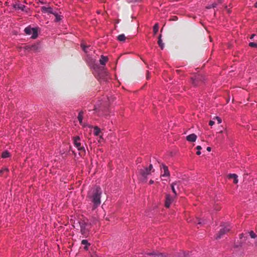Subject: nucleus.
Segmentation results:
<instances>
[{"label":"nucleus","instance_id":"nucleus-19","mask_svg":"<svg viewBox=\"0 0 257 257\" xmlns=\"http://www.w3.org/2000/svg\"><path fill=\"white\" fill-rule=\"evenodd\" d=\"M161 35H160L159 37V38H158V45L159 46H160V47L161 48V49L162 50H163L164 48V44L163 43V41L162 40V39H161Z\"/></svg>","mask_w":257,"mask_h":257},{"label":"nucleus","instance_id":"nucleus-22","mask_svg":"<svg viewBox=\"0 0 257 257\" xmlns=\"http://www.w3.org/2000/svg\"><path fill=\"white\" fill-rule=\"evenodd\" d=\"M10 156V154L9 152L8 151H5L2 154V157L3 159H7L9 158Z\"/></svg>","mask_w":257,"mask_h":257},{"label":"nucleus","instance_id":"nucleus-1","mask_svg":"<svg viewBox=\"0 0 257 257\" xmlns=\"http://www.w3.org/2000/svg\"><path fill=\"white\" fill-rule=\"evenodd\" d=\"M86 61L92 70V73L96 78L100 82H106L108 79V73L104 67L100 66L96 62V59L89 54L87 55Z\"/></svg>","mask_w":257,"mask_h":257},{"label":"nucleus","instance_id":"nucleus-46","mask_svg":"<svg viewBox=\"0 0 257 257\" xmlns=\"http://www.w3.org/2000/svg\"><path fill=\"white\" fill-rule=\"evenodd\" d=\"M177 20V18L176 17H174V18L173 19V20L174 21H175V20Z\"/></svg>","mask_w":257,"mask_h":257},{"label":"nucleus","instance_id":"nucleus-3","mask_svg":"<svg viewBox=\"0 0 257 257\" xmlns=\"http://www.w3.org/2000/svg\"><path fill=\"white\" fill-rule=\"evenodd\" d=\"M153 169V165L150 164L149 167H144L139 170V180L142 183H146L148 176L151 174Z\"/></svg>","mask_w":257,"mask_h":257},{"label":"nucleus","instance_id":"nucleus-11","mask_svg":"<svg viewBox=\"0 0 257 257\" xmlns=\"http://www.w3.org/2000/svg\"><path fill=\"white\" fill-rule=\"evenodd\" d=\"M30 49V46H26L25 47H19L18 50L21 55H24L26 54L27 51H29Z\"/></svg>","mask_w":257,"mask_h":257},{"label":"nucleus","instance_id":"nucleus-28","mask_svg":"<svg viewBox=\"0 0 257 257\" xmlns=\"http://www.w3.org/2000/svg\"><path fill=\"white\" fill-rule=\"evenodd\" d=\"M240 239L242 241H245L247 239V233H246L245 234L242 233L240 235Z\"/></svg>","mask_w":257,"mask_h":257},{"label":"nucleus","instance_id":"nucleus-39","mask_svg":"<svg viewBox=\"0 0 257 257\" xmlns=\"http://www.w3.org/2000/svg\"><path fill=\"white\" fill-rule=\"evenodd\" d=\"M196 149H197V150L200 151V150L201 149V146H197V147H196Z\"/></svg>","mask_w":257,"mask_h":257},{"label":"nucleus","instance_id":"nucleus-31","mask_svg":"<svg viewBox=\"0 0 257 257\" xmlns=\"http://www.w3.org/2000/svg\"><path fill=\"white\" fill-rule=\"evenodd\" d=\"M216 6H217V4L214 3H213L212 4H211V5L207 6L206 7V8L209 9H211V8H215Z\"/></svg>","mask_w":257,"mask_h":257},{"label":"nucleus","instance_id":"nucleus-32","mask_svg":"<svg viewBox=\"0 0 257 257\" xmlns=\"http://www.w3.org/2000/svg\"><path fill=\"white\" fill-rule=\"evenodd\" d=\"M81 47L83 49V50L86 53H87L88 52L87 51V49L89 47V46L88 47H86L85 46L84 44H81Z\"/></svg>","mask_w":257,"mask_h":257},{"label":"nucleus","instance_id":"nucleus-16","mask_svg":"<svg viewBox=\"0 0 257 257\" xmlns=\"http://www.w3.org/2000/svg\"><path fill=\"white\" fill-rule=\"evenodd\" d=\"M83 112L82 111H81L79 112V114H78V121L80 123V124L83 126V127H85L86 126V125L83 122Z\"/></svg>","mask_w":257,"mask_h":257},{"label":"nucleus","instance_id":"nucleus-45","mask_svg":"<svg viewBox=\"0 0 257 257\" xmlns=\"http://www.w3.org/2000/svg\"><path fill=\"white\" fill-rule=\"evenodd\" d=\"M254 36H255V35H254V34H252V35L251 36V37H250V38L251 39H253V38L254 37Z\"/></svg>","mask_w":257,"mask_h":257},{"label":"nucleus","instance_id":"nucleus-27","mask_svg":"<svg viewBox=\"0 0 257 257\" xmlns=\"http://www.w3.org/2000/svg\"><path fill=\"white\" fill-rule=\"evenodd\" d=\"M159 25L158 24H155L153 27V31L155 34H156L159 31Z\"/></svg>","mask_w":257,"mask_h":257},{"label":"nucleus","instance_id":"nucleus-26","mask_svg":"<svg viewBox=\"0 0 257 257\" xmlns=\"http://www.w3.org/2000/svg\"><path fill=\"white\" fill-rule=\"evenodd\" d=\"M15 8L21 10L22 11H24L25 9L26 8V7L24 5L19 4L18 5L17 7H15Z\"/></svg>","mask_w":257,"mask_h":257},{"label":"nucleus","instance_id":"nucleus-9","mask_svg":"<svg viewBox=\"0 0 257 257\" xmlns=\"http://www.w3.org/2000/svg\"><path fill=\"white\" fill-rule=\"evenodd\" d=\"M146 254L148 256H151L152 257H167V255L163 253H160L155 251L146 253Z\"/></svg>","mask_w":257,"mask_h":257},{"label":"nucleus","instance_id":"nucleus-41","mask_svg":"<svg viewBox=\"0 0 257 257\" xmlns=\"http://www.w3.org/2000/svg\"><path fill=\"white\" fill-rule=\"evenodd\" d=\"M196 154H197L198 155H200V154H201L200 151L197 150V152H196Z\"/></svg>","mask_w":257,"mask_h":257},{"label":"nucleus","instance_id":"nucleus-7","mask_svg":"<svg viewBox=\"0 0 257 257\" xmlns=\"http://www.w3.org/2000/svg\"><path fill=\"white\" fill-rule=\"evenodd\" d=\"M74 145L78 151H84V147L81 145L79 137L76 136L74 138Z\"/></svg>","mask_w":257,"mask_h":257},{"label":"nucleus","instance_id":"nucleus-34","mask_svg":"<svg viewBox=\"0 0 257 257\" xmlns=\"http://www.w3.org/2000/svg\"><path fill=\"white\" fill-rule=\"evenodd\" d=\"M249 46L251 47H256L257 44L254 42H250L249 43Z\"/></svg>","mask_w":257,"mask_h":257},{"label":"nucleus","instance_id":"nucleus-44","mask_svg":"<svg viewBox=\"0 0 257 257\" xmlns=\"http://www.w3.org/2000/svg\"><path fill=\"white\" fill-rule=\"evenodd\" d=\"M98 109V107L97 106H95L94 107V110L97 112V110Z\"/></svg>","mask_w":257,"mask_h":257},{"label":"nucleus","instance_id":"nucleus-35","mask_svg":"<svg viewBox=\"0 0 257 257\" xmlns=\"http://www.w3.org/2000/svg\"><path fill=\"white\" fill-rule=\"evenodd\" d=\"M215 123V120H210L209 122V125L210 126H212Z\"/></svg>","mask_w":257,"mask_h":257},{"label":"nucleus","instance_id":"nucleus-36","mask_svg":"<svg viewBox=\"0 0 257 257\" xmlns=\"http://www.w3.org/2000/svg\"><path fill=\"white\" fill-rule=\"evenodd\" d=\"M219 133H225L226 136L228 135L227 131L226 130H224V131H220Z\"/></svg>","mask_w":257,"mask_h":257},{"label":"nucleus","instance_id":"nucleus-25","mask_svg":"<svg viewBox=\"0 0 257 257\" xmlns=\"http://www.w3.org/2000/svg\"><path fill=\"white\" fill-rule=\"evenodd\" d=\"M177 184L176 182H174L171 184V189L172 192H173L174 196H176L177 195V193L176 190L175 189V186Z\"/></svg>","mask_w":257,"mask_h":257},{"label":"nucleus","instance_id":"nucleus-8","mask_svg":"<svg viewBox=\"0 0 257 257\" xmlns=\"http://www.w3.org/2000/svg\"><path fill=\"white\" fill-rule=\"evenodd\" d=\"M202 76L200 75H195L194 77L191 78L192 83L194 86H197L199 84V82L201 81Z\"/></svg>","mask_w":257,"mask_h":257},{"label":"nucleus","instance_id":"nucleus-29","mask_svg":"<svg viewBox=\"0 0 257 257\" xmlns=\"http://www.w3.org/2000/svg\"><path fill=\"white\" fill-rule=\"evenodd\" d=\"M9 172V169L7 167H4L1 170H0V175H2L5 172Z\"/></svg>","mask_w":257,"mask_h":257},{"label":"nucleus","instance_id":"nucleus-5","mask_svg":"<svg viewBox=\"0 0 257 257\" xmlns=\"http://www.w3.org/2000/svg\"><path fill=\"white\" fill-rule=\"evenodd\" d=\"M24 31L27 35L31 36L32 39H36L38 37V31L36 28L28 26L25 29Z\"/></svg>","mask_w":257,"mask_h":257},{"label":"nucleus","instance_id":"nucleus-40","mask_svg":"<svg viewBox=\"0 0 257 257\" xmlns=\"http://www.w3.org/2000/svg\"><path fill=\"white\" fill-rule=\"evenodd\" d=\"M203 223H204V221H201L200 220H199V222L198 223V224H203Z\"/></svg>","mask_w":257,"mask_h":257},{"label":"nucleus","instance_id":"nucleus-12","mask_svg":"<svg viewBox=\"0 0 257 257\" xmlns=\"http://www.w3.org/2000/svg\"><path fill=\"white\" fill-rule=\"evenodd\" d=\"M41 11L43 13H47L49 14H52L53 15L55 12L53 11L52 8L51 7H46L45 6L42 7Z\"/></svg>","mask_w":257,"mask_h":257},{"label":"nucleus","instance_id":"nucleus-43","mask_svg":"<svg viewBox=\"0 0 257 257\" xmlns=\"http://www.w3.org/2000/svg\"><path fill=\"white\" fill-rule=\"evenodd\" d=\"M211 148H210V147H208L207 148V150L208 152H210V151H211Z\"/></svg>","mask_w":257,"mask_h":257},{"label":"nucleus","instance_id":"nucleus-51","mask_svg":"<svg viewBox=\"0 0 257 257\" xmlns=\"http://www.w3.org/2000/svg\"><path fill=\"white\" fill-rule=\"evenodd\" d=\"M85 249H87V246H85Z\"/></svg>","mask_w":257,"mask_h":257},{"label":"nucleus","instance_id":"nucleus-18","mask_svg":"<svg viewBox=\"0 0 257 257\" xmlns=\"http://www.w3.org/2000/svg\"><path fill=\"white\" fill-rule=\"evenodd\" d=\"M249 236L251 238L255 239V245L257 246V235L253 231H250L248 232Z\"/></svg>","mask_w":257,"mask_h":257},{"label":"nucleus","instance_id":"nucleus-30","mask_svg":"<svg viewBox=\"0 0 257 257\" xmlns=\"http://www.w3.org/2000/svg\"><path fill=\"white\" fill-rule=\"evenodd\" d=\"M213 120L217 121V123L220 124L222 122L221 119L218 116H215L213 118Z\"/></svg>","mask_w":257,"mask_h":257},{"label":"nucleus","instance_id":"nucleus-10","mask_svg":"<svg viewBox=\"0 0 257 257\" xmlns=\"http://www.w3.org/2000/svg\"><path fill=\"white\" fill-rule=\"evenodd\" d=\"M173 201V197L169 194H167L166 197V200L165 205L167 208H169Z\"/></svg>","mask_w":257,"mask_h":257},{"label":"nucleus","instance_id":"nucleus-47","mask_svg":"<svg viewBox=\"0 0 257 257\" xmlns=\"http://www.w3.org/2000/svg\"><path fill=\"white\" fill-rule=\"evenodd\" d=\"M254 7H255V8H257V2H256V3H255V4H254Z\"/></svg>","mask_w":257,"mask_h":257},{"label":"nucleus","instance_id":"nucleus-49","mask_svg":"<svg viewBox=\"0 0 257 257\" xmlns=\"http://www.w3.org/2000/svg\"><path fill=\"white\" fill-rule=\"evenodd\" d=\"M102 139V138L101 137V136L100 137V140H99V142H100V140Z\"/></svg>","mask_w":257,"mask_h":257},{"label":"nucleus","instance_id":"nucleus-33","mask_svg":"<svg viewBox=\"0 0 257 257\" xmlns=\"http://www.w3.org/2000/svg\"><path fill=\"white\" fill-rule=\"evenodd\" d=\"M81 243L82 244H84V245H90V243H88L87 240L86 239H83L82 241H81Z\"/></svg>","mask_w":257,"mask_h":257},{"label":"nucleus","instance_id":"nucleus-42","mask_svg":"<svg viewBox=\"0 0 257 257\" xmlns=\"http://www.w3.org/2000/svg\"><path fill=\"white\" fill-rule=\"evenodd\" d=\"M149 183L150 184H153L154 183V181L152 180H151L150 181H149Z\"/></svg>","mask_w":257,"mask_h":257},{"label":"nucleus","instance_id":"nucleus-24","mask_svg":"<svg viewBox=\"0 0 257 257\" xmlns=\"http://www.w3.org/2000/svg\"><path fill=\"white\" fill-rule=\"evenodd\" d=\"M30 46V49H29V50H33L35 51H37L39 49V45L38 44L33 45Z\"/></svg>","mask_w":257,"mask_h":257},{"label":"nucleus","instance_id":"nucleus-20","mask_svg":"<svg viewBox=\"0 0 257 257\" xmlns=\"http://www.w3.org/2000/svg\"><path fill=\"white\" fill-rule=\"evenodd\" d=\"M100 133V129L97 126H95L94 127V131H93V134H94V136H98L99 135Z\"/></svg>","mask_w":257,"mask_h":257},{"label":"nucleus","instance_id":"nucleus-6","mask_svg":"<svg viewBox=\"0 0 257 257\" xmlns=\"http://www.w3.org/2000/svg\"><path fill=\"white\" fill-rule=\"evenodd\" d=\"M80 227V233L83 237H86L89 234V230L86 227L88 224L84 221H78Z\"/></svg>","mask_w":257,"mask_h":257},{"label":"nucleus","instance_id":"nucleus-38","mask_svg":"<svg viewBox=\"0 0 257 257\" xmlns=\"http://www.w3.org/2000/svg\"><path fill=\"white\" fill-rule=\"evenodd\" d=\"M220 208L218 206H215L214 208V209H215L216 211L219 210Z\"/></svg>","mask_w":257,"mask_h":257},{"label":"nucleus","instance_id":"nucleus-48","mask_svg":"<svg viewBox=\"0 0 257 257\" xmlns=\"http://www.w3.org/2000/svg\"><path fill=\"white\" fill-rule=\"evenodd\" d=\"M217 1H218V3H221V1H222V0H217Z\"/></svg>","mask_w":257,"mask_h":257},{"label":"nucleus","instance_id":"nucleus-50","mask_svg":"<svg viewBox=\"0 0 257 257\" xmlns=\"http://www.w3.org/2000/svg\"><path fill=\"white\" fill-rule=\"evenodd\" d=\"M149 76L148 75V76H147V79H149Z\"/></svg>","mask_w":257,"mask_h":257},{"label":"nucleus","instance_id":"nucleus-37","mask_svg":"<svg viewBox=\"0 0 257 257\" xmlns=\"http://www.w3.org/2000/svg\"><path fill=\"white\" fill-rule=\"evenodd\" d=\"M188 254H186L185 253H183L182 255H180L179 257H188Z\"/></svg>","mask_w":257,"mask_h":257},{"label":"nucleus","instance_id":"nucleus-4","mask_svg":"<svg viewBox=\"0 0 257 257\" xmlns=\"http://www.w3.org/2000/svg\"><path fill=\"white\" fill-rule=\"evenodd\" d=\"M221 226V228L218 233L215 236L216 239H219L222 237L226 233L229 232L232 228L231 225L228 223H223Z\"/></svg>","mask_w":257,"mask_h":257},{"label":"nucleus","instance_id":"nucleus-13","mask_svg":"<svg viewBox=\"0 0 257 257\" xmlns=\"http://www.w3.org/2000/svg\"><path fill=\"white\" fill-rule=\"evenodd\" d=\"M197 138V136L195 134H192L186 137V140L190 142H195Z\"/></svg>","mask_w":257,"mask_h":257},{"label":"nucleus","instance_id":"nucleus-23","mask_svg":"<svg viewBox=\"0 0 257 257\" xmlns=\"http://www.w3.org/2000/svg\"><path fill=\"white\" fill-rule=\"evenodd\" d=\"M117 40L120 42H124L125 40V36L124 34H120L117 36Z\"/></svg>","mask_w":257,"mask_h":257},{"label":"nucleus","instance_id":"nucleus-2","mask_svg":"<svg viewBox=\"0 0 257 257\" xmlns=\"http://www.w3.org/2000/svg\"><path fill=\"white\" fill-rule=\"evenodd\" d=\"M102 190L98 186H95L88 194L93 204V207L96 208L101 203Z\"/></svg>","mask_w":257,"mask_h":257},{"label":"nucleus","instance_id":"nucleus-17","mask_svg":"<svg viewBox=\"0 0 257 257\" xmlns=\"http://www.w3.org/2000/svg\"><path fill=\"white\" fill-rule=\"evenodd\" d=\"M108 61V58L107 56H104L103 55H101L100 57V59H99V63L102 66H105L106 63Z\"/></svg>","mask_w":257,"mask_h":257},{"label":"nucleus","instance_id":"nucleus-15","mask_svg":"<svg viewBox=\"0 0 257 257\" xmlns=\"http://www.w3.org/2000/svg\"><path fill=\"white\" fill-rule=\"evenodd\" d=\"M227 177L229 179H233V183L234 184H237L238 183V176L235 174H229L227 175Z\"/></svg>","mask_w":257,"mask_h":257},{"label":"nucleus","instance_id":"nucleus-14","mask_svg":"<svg viewBox=\"0 0 257 257\" xmlns=\"http://www.w3.org/2000/svg\"><path fill=\"white\" fill-rule=\"evenodd\" d=\"M162 169L164 171V173L161 175L162 177H169L170 172L168 170V168L165 165L162 164Z\"/></svg>","mask_w":257,"mask_h":257},{"label":"nucleus","instance_id":"nucleus-21","mask_svg":"<svg viewBox=\"0 0 257 257\" xmlns=\"http://www.w3.org/2000/svg\"><path fill=\"white\" fill-rule=\"evenodd\" d=\"M53 15L55 16V21L58 22L61 20L62 16L59 15L57 12H55Z\"/></svg>","mask_w":257,"mask_h":257}]
</instances>
